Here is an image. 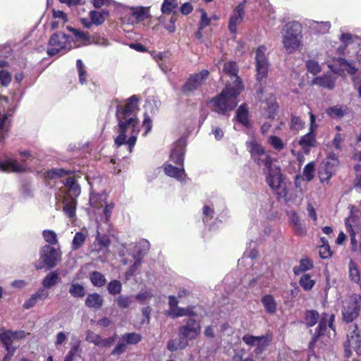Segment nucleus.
Returning a JSON list of instances; mask_svg holds the SVG:
<instances>
[{
	"instance_id": "61",
	"label": "nucleus",
	"mask_w": 361,
	"mask_h": 361,
	"mask_svg": "<svg viewBox=\"0 0 361 361\" xmlns=\"http://www.w3.org/2000/svg\"><path fill=\"white\" fill-rule=\"evenodd\" d=\"M80 342L78 341L75 342L71 348L70 350L67 353L68 355L75 357V356H80Z\"/></svg>"
},
{
	"instance_id": "3",
	"label": "nucleus",
	"mask_w": 361,
	"mask_h": 361,
	"mask_svg": "<svg viewBox=\"0 0 361 361\" xmlns=\"http://www.w3.org/2000/svg\"><path fill=\"white\" fill-rule=\"evenodd\" d=\"M238 71L235 63L231 61L227 66V111L234 109L238 104L237 97L244 89L243 83L237 75Z\"/></svg>"
},
{
	"instance_id": "51",
	"label": "nucleus",
	"mask_w": 361,
	"mask_h": 361,
	"mask_svg": "<svg viewBox=\"0 0 361 361\" xmlns=\"http://www.w3.org/2000/svg\"><path fill=\"white\" fill-rule=\"evenodd\" d=\"M12 80L11 74L5 70L0 71V85L8 87Z\"/></svg>"
},
{
	"instance_id": "40",
	"label": "nucleus",
	"mask_w": 361,
	"mask_h": 361,
	"mask_svg": "<svg viewBox=\"0 0 361 361\" xmlns=\"http://www.w3.org/2000/svg\"><path fill=\"white\" fill-rule=\"evenodd\" d=\"M262 301L267 312L271 314H273L276 312V304L271 295H265L264 297H263Z\"/></svg>"
},
{
	"instance_id": "64",
	"label": "nucleus",
	"mask_w": 361,
	"mask_h": 361,
	"mask_svg": "<svg viewBox=\"0 0 361 361\" xmlns=\"http://www.w3.org/2000/svg\"><path fill=\"white\" fill-rule=\"evenodd\" d=\"M326 112L330 116L332 117H341L343 116L342 109L337 106L329 108Z\"/></svg>"
},
{
	"instance_id": "4",
	"label": "nucleus",
	"mask_w": 361,
	"mask_h": 361,
	"mask_svg": "<svg viewBox=\"0 0 361 361\" xmlns=\"http://www.w3.org/2000/svg\"><path fill=\"white\" fill-rule=\"evenodd\" d=\"M66 190V194L63 199V211L71 219L75 216L77 200L76 198L80 195L81 189L79 184L73 177L66 178L63 180Z\"/></svg>"
},
{
	"instance_id": "5",
	"label": "nucleus",
	"mask_w": 361,
	"mask_h": 361,
	"mask_svg": "<svg viewBox=\"0 0 361 361\" xmlns=\"http://www.w3.org/2000/svg\"><path fill=\"white\" fill-rule=\"evenodd\" d=\"M267 48L264 46H259L256 50L255 66H256V94L259 99H262L264 89L266 85V80L268 76L269 63L266 55Z\"/></svg>"
},
{
	"instance_id": "46",
	"label": "nucleus",
	"mask_w": 361,
	"mask_h": 361,
	"mask_svg": "<svg viewBox=\"0 0 361 361\" xmlns=\"http://www.w3.org/2000/svg\"><path fill=\"white\" fill-rule=\"evenodd\" d=\"M107 290L111 295H117L121 292L122 286L119 281L114 280L109 283Z\"/></svg>"
},
{
	"instance_id": "62",
	"label": "nucleus",
	"mask_w": 361,
	"mask_h": 361,
	"mask_svg": "<svg viewBox=\"0 0 361 361\" xmlns=\"http://www.w3.org/2000/svg\"><path fill=\"white\" fill-rule=\"evenodd\" d=\"M349 274H350V277L353 281L357 283L360 281V272L357 267H355L354 266H350Z\"/></svg>"
},
{
	"instance_id": "32",
	"label": "nucleus",
	"mask_w": 361,
	"mask_h": 361,
	"mask_svg": "<svg viewBox=\"0 0 361 361\" xmlns=\"http://www.w3.org/2000/svg\"><path fill=\"white\" fill-rule=\"evenodd\" d=\"M68 30L72 32L75 39L80 42L83 45H89L90 44V37L87 32H85L82 30L68 27Z\"/></svg>"
},
{
	"instance_id": "8",
	"label": "nucleus",
	"mask_w": 361,
	"mask_h": 361,
	"mask_svg": "<svg viewBox=\"0 0 361 361\" xmlns=\"http://www.w3.org/2000/svg\"><path fill=\"white\" fill-rule=\"evenodd\" d=\"M361 307V296L353 294L344 302L342 310L343 319L346 323L354 321L360 314Z\"/></svg>"
},
{
	"instance_id": "2",
	"label": "nucleus",
	"mask_w": 361,
	"mask_h": 361,
	"mask_svg": "<svg viewBox=\"0 0 361 361\" xmlns=\"http://www.w3.org/2000/svg\"><path fill=\"white\" fill-rule=\"evenodd\" d=\"M186 139L183 137H180L174 144L170 155L171 160L180 164L181 167H176L171 164H166L164 166V173L179 181H184L185 178V170L183 167L184 157L185 153Z\"/></svg>"
},
{
	"instance_id": "25",
	"label": "nucleus",
	"mask_w": 361,
	"mask_h": 361,
	"mask_svg": "<svg viewBox=\"0 0 361 361\" xmlns=\"http://www.w3.org/2000/svg\"><path fill=\"white\" fill-rule=\"evenodd\" d=\"M213 110L224 115L226 114V89H223L219 96L212 99Z\"/></svg>"
},
{
	"instance_id": "22",
	"label": "nucleus",
	"mask_w": 361,
	"mask_h": 361,
	"mask_svg": "<svg viewBox=\"0 0 361 361\" xmlns=\"http://www.w3.org/2000/svg\"><path fill=\"white\" fill-rule=\"evenodd\" d=\"M24 170V165L12 158H8L4 161H0V171L22 172Z\"/></svg>"
},
{
	"instance_id": "24",
	"label": "nucleus",
	"mask_w": 361,
	"mask_h": 361,
	"mask_svg": "<svg viewBox=\"0 0 361 361\" xmlns=\"http://www.w3.org/2000/svg\"><path fill=\"white\" fill-rule=\"evenodd\" d=\"M336 77L331 74H326L319 77H316L312 83L320 87L332 90L335 87Z\"/></svg>"
},
{
	"instance_id": "23",
	"label": "nucleus",
	"mask_w": 361,
	"mask_h": 361,
	"mask_svg": "<svg viewBox=\"0 0 361 361\" xmlns=\"http://www.w3.org/2000/svg\"><path fill=\"white\" fill-rule=\"evenodd\" d=\"M49 295V293L44 288H39L36 293L32 294L23 304V307L26 310L30 309L39 301H43Z\"/></svg>"
},
{
	"instance_id": "54",
	"label": "nucleus",
	"mask_w": 361,
	"mask_h": 361,
	"mask_svg": "<svg viewBox=\"0 0 361 361\" xmlns=\"http://www.w3.org/2000/svg\"><path fill=\"white\" fill-rule=\"evenodd\" d=\"M314 165L313 163H309L307 164L303 170V176L305 177L307 181L311 180L314 177Z\"/></svg>"
},
{
	"instance_id": "26",
	"label": "nucleus",
	"mask_w": 361,
	"mask_h": 361,
	"mask_svg": "<svg viewBox=\"0 0 361 361\" xmlns=\"http://www.w3.org/2000/svg\"><path fill=\"white\" fill-rule=\"evenodd\" d=\"M104 302V299L102 295L97 293H90L87 295L85 299V305L90 308L99 309Z\"/></svg>"
},
{
	"instance_id": "35",
	"label": "nucleus",
	"mask_w": 361,
	"mask_h": 361,
	"mask_svg": "<svg viewBox=\"0 0 361 361\" xmlns=\"http://www.w3.org/2000/svg\"><path fill=\"white\" fill-rule=\"evenodd\" d=\"M87 237V232H77L73 239L71 248L73 250H77L84 244Z\"/></svg>"
},
{
	"instance_id": "57",
	"label": "nucleus",
	"mask_w": 361,
	"mask_h": 361,
	"mask_svg": "<svg viewBox=\"0 0 361 361\" xmlns=\"http://www.w3.org/2000/svg\"><path fill=\"white\" fill-rule=\"evenodd\" d=\"M200 11L201 13V18L199 23V29L202 30L210 25L212 19L207 16V13L203 9H200Z\"/></svg>"
},
{
	"instance_id": "10",
	"label": "nucleus",
	"mask_w": 361,
	"mask_h": 361,
	"mask_svg": "<svg viewBox=\"0 0 361 361\" xmlns=\"http://www.w3.org/2000/svg\"><path fill=\"white\" fill-rule=\"evenodd\" d=\"M201 329L200 322L190 317L183 320V324L178 328V335L188 342L200 335Z\"/></svg>"
},
{
	"instance_id": "28",
	"label": "nucleus",
	"mask_w": 361,
	"mask_h": 361,
	"mask_svg": "<svg viewBox=\"0 0 361 361\" xmlns=\"http://www.w3.org/2000/svg\"><path fill=\"white\" fill-rule=\"evenodd\" d=\"M167 314L173 319L180 317H192L196 315L193 311L192 307H187L185 308L178 307L173 311H168Z\"/></svg>"
},
{
	"instance_id": "43",
	"label": "nucleus",
	"mask_w": 361,
	"mask_h": 361,
	"mask_svg": "<svg viewBox=\"0 0 361 361\" xmlns=\"http://www.w3.org/2000/svg\"><path fill=\"white\" fill-rule=\"evenodd\" d=\"M319 319V313L316 310H307L305 312L306 324L309 326L315 325Z\"/></svg>"
},
{
	"instance_id": "19",
	"label": "nucleus",
	"mask_w": 361,
	"mask_h": 361,
	"mask_svg": "<svg viewBox=\"0 0 361 361\" xmlns=\"http://www.w3.org/2000/svg\"><path fill=\"white\" fill-rule=\"evenodd\" d=\"M339 161L338 157L334 154H330L324 162V169L319 171V174L322 178L329 180L334 172V168L338 166Z\"/></svg>"
},
{
	"instance_id": "34",
	"label": "nucleus",
	"mask_w": 361,
	"mask_h": 361,
	"mask_svg": "<svg viewBox=\"0 0 361 361\" xmlns=\"http://www.w3.org/2000/svg\"><path fill=\"white\" fill-rule=\"evenodd\" d=\"M59 281V276L57 272L52 271L47 274L42 281V288L46 290L47 288H50L52 286H55Z\"/></svg>"
},
{
	"instance_id": "6",
	"label": "nucleus",
	"mask_w": 361,
	"mask_h": 361,
	"mask_svg": "<svg viewBox=\"0 0 361 361\" xmlns=\"http://www.w3.org/2000/svg\"><path fill=\"white\" fill-rule=\"evenodd\" d=\"M282 43L287 53L290 54L301 46L302 26L297 22H289L283 27Z\"/></svg>"
},
{
	"instance_id": "13",
	"label": "nucleus",
	"mask_w": 361,
	"mask_h": 361,
	"mask_svg": "<svg viewBox=\"0 0 361 361\" xmlns=\"http://www.w3.org/2000/svg\"><path fill=\"white\" fill-rule=\"evenodd\" d=\"M61 257V251L51 245L43 246L40 251V260L47 268H54Z\"/></svg>"
},
{
	"instance_id": "58",
	"label": "nucleus",
	"mask_w": 361,
	"mask_h": 361,
	"mask_svg": "<svg viewBox=\"0 0 361 361\" xmlns=\"http://www.w3.org/2000/svg\"><path fill=\"white\" fill-rule=\"evenodd\" d=\"M307 68L309 72L315 75L321 71V67L319 64L313 60L308 61L306 63Z\"/></svg>"
},
{
	"instance_id": "42",
	"label": "nucleus",
	"mask_w": 361,
	"mask_h": 361,
	"mask_svg": "<svg viewBox=\"0 0 361 361\" xmlns=\"http://www.w3.org/2000/svg\"><path fill=\"white\" fill-rule=\"evenodd\" d=\"M90 281L94 286L102 287L106 283L104 276L99 271H93L90 276Z\"/></svg>"
},
{
	"instance_id": "9",
	"label": "nucleus",
	"mask_w": 361,
	"mask_h": 361,
	"mask_svg": "<svg viewBox=\"0 0 361 361\" xmlns=\"http://www.w3.org/2000/svg\"><path fill=\"white\" fill-rule=\"evenodd\" d=\"M267 183L279 195L286 197L288 194L286 190V183L283 181L281 170L278 167H273L267 169Z\"/></svg>"
},
{
	"instance_id": "17",
	"label": "nucleus",
	"mask_w": 361,
	"mask_h": 361,
	"mask_svg": "<svg viewBox=\"0 0 361 361\" xmlns=\"http://www.w3.org/2000/svg\"><path fill=\"white\" fill-rule=\"evenodd\" d=\"M110 245L111 240L109 236L106 234H101L97 231L95 240L93 243L92 252L97 253L98 255H105L109 252Z\"/></svg>"
},
{
	"instance_id": "29",
	"label": "nucleus",
	"mask_w": 361,
	"mask_h": 361,
	"mask_svg": "<svg viewBox=\"0 0 361 361\" xmlns=\"http://www.w3.org/2000/svg\"><path fill=\"white\" fill-rule=\"evenodd\" d=\"M11 116V114L6 113L0 118V140L6 137L10 130L11 119H9V116Z\"/></svg>"
},
{
	"instance_id": "38",
	"label": "nucleus",
	"mask_w": 361,
	"mask_h": 361,
	"mask_svg": "<svg viewBox=\"0 0 361 361\" xmlns=\"http://www.w3.org/2000/svg\"><path fill=\"white\" fill-rule=\"evenodd\" d=\"M121 339L127 345H135L142 340V336L137 333H126L121 336Z\"/></svg>"
},
{
	"instance_id": "45",
	"label": "nucleus",
	"mask_w": 361,
	"mask_h": 361,
	"mask_svg": "<svg viewBox=\"0 0 361 361\" xmlns=\"http://www.w3.org/2000/svg\"><path fill=\"white\" fill-rule=\"evenodd\" d=\"M299 283L305 290H310L315 283L314 280L311 279L309 274H304L301 276Z\"/></svg>"
},
{
	"instance_id": "63",
	"label": "nucleus",
	"mask_w": 361,
	"mask_h": 361,
	"mask_svg": "<svg viewBox=\"0 0 361 361\" xmlns=\"http://www.w3.org/2000/svg\"><path fill=\"white\" fill-rule=\"evenodd\" d=\"M317 27L316 29H318L319 32L321 33H325L328 32L331 27V24L329 22H314Z\"/></svg>"
},
{
	"instance_id": "39",
	"label": "nucleus",
	"mask_w": 361,
	"mask_h": 361,
	"mask_svg": "<svg viewBox=\"0 0 361 361\" xmlns=\"http://www.w3.org/2000/svg\"><path fill=\"white\" fill-rule=\"evenodd\" d=\"M214 208L213 205L205 204L202 207V221L207 225L214 216Z\"/></svg>"
},
{
	"instance_id": "30",
	"label": "nucleus",
	"mask_w": 361,
	"mask_h": 361,
	"mask_svg": "<svg viewBox=\"0 0 361 361\" xmlns=\"http://www.w3.org/2000/svg\"><path fill=\"white\" fill-rule=\"evenodd\" d=\"M109 15V12L106 10H102L101 11H92L89 14L92 23L95 25H102Z\"/></svg>"
},
{
	"instance_id": "7",
	"label": "nucleus",
	"mask_w": 361,
	"mask_h": 361,
	"mask_svg": "<svg viewBox=\"0 0 361 361\" xmlns=\"http://www.w3.org/2000/svg\"><path fill=\"white\" fill-rule=\"evenodd\" d=\"M72 43L73 39L71 36L61 32H56L49 39L47 54L49 56H54L60 51H67L72 49Z\"/></svg>"
},
{
	"instance_id": "18",
	"label": "nucleus",
	"mask_w": 361,
	"mask_h": 361,
	"mask_svg": "<svg viewBox=\"0 0 361 361\" xmlns=\"http://www.w3.org/2000/svg\"><path fill=\"white\" fill-rule=\"evenodd\" d=\"M334 319V315H329L327 313L322 314V319L319 321V325L316 329L315 333L313 334L312 340L310 343V345H314L317 341L319 337L324 334L326 329L327 324L330 328L333 327V322Z\"/></svg>"
},
{
	"instance_id": "59",
	"label": "nucleus",
	"mask_w": 361,
	"mask_h": 361,
	"mask_svg": "<svg viewBox=\"0 0 361 361\" xmlns=\"http://www.w3.org/2000/svg\"><path fill=\"white\" fill-rule=\"evenodd\" d=\"M313 267L312 264L307 259H302L300 261L299 267H295L293 271L295 274H298V269L301 271H306L311 269Z\"/></svg>"
},
{
	"instance_id": "53",
	"label": "nucleus",
	"mask_w": 361,
	"mask_h": 361,
	"mask_svg": "<svg viewBox=\"0 0 361 361\" xmlns=\"http://www.w3.org/2000/svg\"><path fill=\"white\" fill-rule=\"evenodd\" d=\"M92 44L102 47H107L109 44V41L106 39L100 37L97 34L91 35L90 44Z\"/></svg>"
},
{
	"instance_id": "48",
	"label": "nucleus",
	"mask_w": 361,
	"mask_h": 361,
	"mask_svg": "<svg viewBox=\"0 0 361 361\" xmlns=\"http://www.w3.org/2000/svg\"><path fill=\"white\" fill-rule=\"evenodd\" d=\"M42 235L46 242L51 245H55L58 243L56 233L52 230H44Z\"/></svg>"
},
{
	"instance_id": "36",
	"label": "nucleus",
	"mask_w": 361,
	"mask_h": 361,
	"mask_svg": "<svg viewBox=\"0 0 361 361\" xmlns=\"http://www.w3.org/2000/svg\"><path fill=\"white\" fill-rule=\"evenodd\" d=\"M315 143V136L313 133L312 129L310 131L302 136L299 141V145L302 147V148H307L313 147Z\"/></svg>"
},
{
	"instance_id": "27",
	"label": "nucleus",
	"mask_w": 361,
	"mask_h": 361,
	"mask_svg": "<svg viewBox=\"0 0 361 361\" xmlns=\"http://www.w3.org/2000/svg\"><path fill=\"white\" fill-rule=\"evenodd\" d=\"M131 15L137 22H142L150 18L149 8L143 6L132 8Z\"/></svg>"
},
{
	"instance_id": "33",
	"label": "nucleus",
	"mask_w": 361,
	"mask_h": 361,
	"mask_svg": "<svg viewBox=\"0 0 361 361\" xmlns=\"http://www.w3.org/2000/svg\"><path fill=\"white\" fill-rule=\"evenodd\" d=\"M188 345V341L180 337L178 341L175 339L169 340L167 343V349L171 352H175L178 350L185 349Z\"/></svg>"
},
{
	"instance_id": "49",
	"label": "nucleus",
	"mask_w": 361,
	"mask_h": 361,
	"mask_svg": "<svg viewBox=\"0 0 361 361\" xmlns=\"http://www.w3.org/2000/svg\"><path fill=\"white\" fill-rule=\"evenodd\" d=\"M76 66L78 72L79 80L81 84L86 82V71L85 66L80 59H78L76 61Z\"/></svg>"
},
{
	"instance_id": "60",
	"label": "nucleus",
	"mask_w": 361,
	"mask_h": 361,
	"mask_svg": "<svg viewBox=\"0 0 361 361\" xmlns=\"http://www.w3.org/2000/svg\"><path fill=\"white\" fill-rule=\"evenodd\" d=\"M319 256L323 259H327L330 257L332 253L330 250V247L329 244H322L319 247Z\"/></svg>"
},
{
	"instance_id": "50",
	"label": "nucleus",
	"mask_w": 361,
	"mask_h": 361,
	"mask_svg": "<svg viewBox=\"0 0 361 361\" xmlns=\"http://www.w3.org/2000/svg\"><path fill=\"white\" fill-rule=\"evenodd\" d=\"M116 302L118 304V306L120 308H128L130 307L133 302L132 297L127 296V295H120L117 298Z\"/></svg>"
},
{
	"instance_id": "31",
	"label": "nucleus",
	"mask_w": 361,
	"mask_h": 361,
	"mask_svg": "<svg viewBox=\"0 0 361 361\" xmlns=\"http://www.w3.org/2000/svg\"><path fill=\"white\" fill-rule=\"evenodd\" d=\"M248 109L245 104H242L236 111L237 121L246 127L250 126V121L247 118Z\"/></svg>"
},
{
	"instance_id": "55",
	"label": "nucleus",
	"mask_w": 361,
	"mask_h": 361,
	"mask_svg": "<svg viewBox=\"0 0 361 361\" xmlns=\"http://www.w3.org/2000/svg\"><path fill=\"white\" fill-rule=\"evenodd\" d=\"M127 349V344L122 339L116 344L111 352L112 355H119L124 353Z\"/></svg>"
},
{
	"instance_id": "21",
	"label": "nucleus",
	"mask_w": 361,
	"mask_h": 361,
	"mask_svg": "<svg viewBox=\"0 0 361 361\" xmlns=\"http://www.w3.org/2000/svg\"><path fill=\"white\" fill-rule=\"evenodd\" d=\"M244 4H238L233 10L229 19L228 29L231 33L236 32L237 25H240L243 19Z\"/></svg>"
},
{
	"instance_id": "1",
	"label": "nucleus",
	"mask_w": 361,
	"mask_h": 361,
	"mask_svg": "<svg viewBox=\"0 0 361 361\" xmlns=\"http://www.w3.org/2000/svg\"><path fill=\"white\" fill-rule=\"evenodd\" d=\"M114 105L116 108V116L118 122L115 128L118 135L114 138V143L117 147L126 145L129 154L133 151L140 131L136 116L138 99L136 95L131 96L125 102L116 99L112 102L111 106Z\"/></svg>"
},
{
	"instance_id": "41",
	"label": "nucleus",
	"mask_w": 361,
	"mask_h": 361,
	"mask_svg": "<svg viewBox=\"0 0 361 361\" xmlns=\"http://www.w3.org/2000/svg\"><path fill=\"white\" fill-rule=\"evenodd\" d=\"M69 171H66L63 169H52L49 171H47L44 173V177L47 179H55L56 178L63 177L69 173Z\"/></svg>"
},
{
	"instance_id": "14",
	"label": "nucleus",
	"mask_w": 361,
	"mask_h": 361,
	"mask_svg": "<svg viewBox=\"0 0 361 361\" xmlns=\"http://www.w3.org/2000/svg\"><path fill=\"white\" fill-rule=\"evenodd\" d=\"M209 71L202 70L200 73L190 76L183 85L181 91L185 95H189L197 90L207 80Z\"/></svg>"
},
{
	"instance_id": "52",
	"label": "nucleus",
	"mask_w": 361,
	"mask_h": 361,
	"mask_svg": "<svg viewBox=\"0 0 361 361\" xmlns=\"http://www.w3.org/2000/svg\"><path fill=\"white\" fill-rule=\"evenodd\" d=\"M269 143L276 150H281L284 148V144L282 140L277 136L271 135L269 137Z\"/></svg>"
},
{
	"instance_id": "16",
	"label": "nucleus",
	"mask_w": 361,
	"mask_h": 361,
	"mask_svg": "<svg viewBox=\"0 0 361 361\" xmlns=\"http://www.w3.org/2000/svg\"><path fill=\"white\" fill-rule=\"evenodd\" d=\"M0 341L3 343L6 351L7 355L4 357L3 361H9L13 355L15 350L18 345L15 344L13 338L12 331H0Z\"/></svg>"
},
{
	"instance_id": "12",
	"label": "nucleus",
	"mask_w": 361,
	"mask_h": 361,
	"mask_svg": "<svg viewBox=\"0 0 361 361\" xmlns=\"http://www.w3.org/2000/svg\"><path fill=\"white\" fill-rule=\"evenodd\" d=\"M272 338V334L267 333L266 335L261 336L245 335L243 337V341L249 345L255 346V349L254 350V353L256 355H260L270 345Z\"/></svg>"
},
{
	"instance_id": "11",
	"label": "nucleus",
	"mask_w": 361,
	"mask_h": 361,
	"mask_svg": "<svg viewBox=\"0 0 361 361\" xmlns=\"http://www.w3.org/2000/svg\"><path fill=\"white\" fill-rule=\"evenodd\" d=\"M251 157L259 166H264L267 170L272 166V160L262 145L255 141L247 143Z\"/></svg>"
},
{
	"instance_id": "15",
	"label": "nucleus",
	"mask_w": 361,
	"mask_h": 361,
	"mask_svg": "<svg viewBox=\"0 0 361 361\" xmlns=\"http://www.w3.org/2000/svg\"><path fill=\"white\" fill-rule=\"evenodd\" d=\"M149 248V243L147 240L142 239L140 240L135 246V250L132 254V257L134 259V263L130 266L129 270H132V272H135L137 270L141 264L142 257L148 251Z\"/></svg>"
},
{
	"instance_id": "44",
	"label": "nucleus",
	"mask_w": 361,
	"mask_h": 361,
	"mask_svg": "<svg viewBox=\"0 0 361 361\" xmlns=\"http://www.w3.org/2000/svg\"><path fill=\"white\" fill-rule=\"evenodd\" d=\"M353 221V217L350 216L348 219H345V225L348 228H349L350 230V242H351V246H352V250L356 251L357 250V240L355 238V233L352 228V224L351 222Z\"/></svg>"
},
{
	"instance_id": "56",
	"label": "nucleus",
	"mask_w": 361,
	"mask_h": 361,
	"mask_svg": "<svg viewBox=\"0 0 361 361\" xmlns=\"http://www.w3.org/2000/svg\"><path fill=\"white\" fill-rule=\"evenodd\" d=\"M102 337L94 334V332L91 331H88L86 336V340L92 343H94L95 345L99 346L100 345Z\"/></svg>"
},
{
	"instance_id": "37",
	"label": "nucleus",
	"mask_w": 361,
	"mask_h": 361,
	"mask_svg": "<svg viewBox=\"0 0 361 361\" xmlns=\"http://www.w3.org/2000/svg\"><path fill=\"white\" fill-rule=\"evenodd\" d=\"M69 293L74 298H83L85 295L84 286L78 283H72L71 284Z\"/></svg>"
},
{
	"instance_id": "20",
	"label": "nucleus",
	"mask_w": 361,
	"mask_h": 361,
	"mask_svg": "<svg viewBox=\"0 0 361 361\" xmlns=\"http://www.w3.org/2000/svg\"><path fill=\"white\" fill-rule=\"evenodd\" d=\"M348 331L347 338L349 345H351L357 355H361V334L357 331V326L350 325Z\"/></svg>"
},
{
	"instance_id": "47",
	"label": "nucleus",
	"mask_w": 361,
	"mask_h": 361,
	"mask_svg": "<svg viewBox=\"0 0 361 361\" xmlns=\"http://www.w3.org/2000/svg\"><path fill=\"white\" fill-rule=\"evenodd\" d=\"M177 6L178 3L176 0H164L161 6V11L164 14H169Z\"/></svg>"
}]
</instances>
